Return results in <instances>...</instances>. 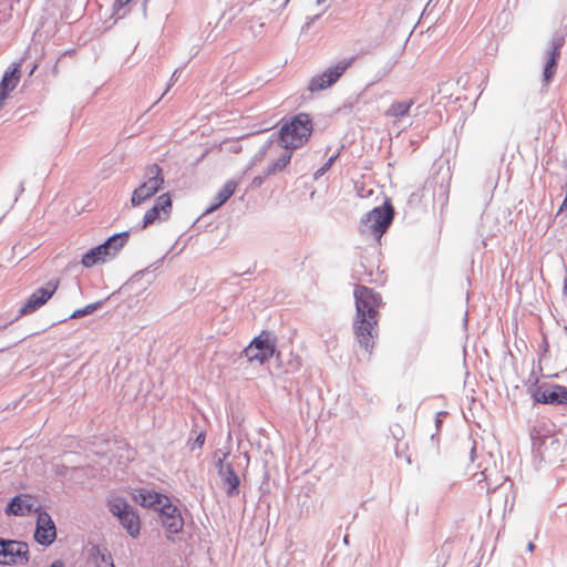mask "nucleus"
Returning <instances> with one entry per match:
<instances>
[{"mask_svg": "<svg viewBox=\"0 0 567 567\" xmlns=\"http://www.w3.org/2000/svg\"><path fill=\"white\" fill-rule=\"evenodd\" d=\"M393 216L394 210L390 204L375 207L361 220L360 230L362 234L380 240L391 225Z\"/></svg>", "mask_w": 567, "mask_h": 567, "instance_id": "1", "label": "nucleus"}, {"mask_svg": "<svg viewBox=\"0 0 567 567\" xmlns=\"http://www.w3.org/2000/svg\"><path fill=\"white\" fill-rule=\"evenodd\" d=\"M163 169L157 164L146 167L145 181L136 187L131 196L132 206H141L143 203L152 198L164 185Z\"/></svg>", "mask_w": 567, "mask_h": 567, "instance_id": "2", "label": "nucleus"}, {"mask_svg": "<svg viewBox=\"0 0 567 567\" xmlns=\"http://www.w3.org/2000/svg\"><path fill=\"white\" fill-rule=\"evenodd\" d=\"M313 124L310 116L300 113L286 123V150H296L303 146L310 138Z\"/></svg>", "mask_w": 567, "mask_h": 567, "instance_id": "3", "label": "nucleus"}, {"mask_svg": "<svg viewBox=\"0 0 567 567\" xmlns=\"http://www.w3.org/2000/svg\"><path fill=\"white\" fill-rule=\"evenodd\" d=\"M355 315L379 319V309L383 305L379 292L364 285L357 284L353 289Z\"/></svg>", "mask_w": 567, "mask_h": 567, "instance_id": "4", "label": "nucleus"}, {"mask_svg": "<svg viewBox=\"0 0 567 567\" xmlns=\"http://www.w3.org/2000/svg\"><path fill=\"white\" fill-rule=\"evenodd\" d=\"M275 349L276 338L271 333L262 331L244 349L243 354L248 362L262 364L272 358Z\"/></svg>", "mask_w": 567, "mask_h": 567, "instance_id": "5", "label": "nucleus"}, {"mask_svg": "<svg viewBox=\"0 0 567 567\" xmlns=\"http://www.w3.org/2000/svg\"><path fill=\"white\" fill-rule=\"evenodd\" d=\"M111 513L116 516L127 534L136 538L141 533V519L133 507L123 497H112L109 501Z\"/></svg>", "mask_w": 567, "mask_h": 567, "instance_id": "6", "label": "nucleus"}, {"mask_svg": "<svg viewBox=\"0 0 567 567\" xmlns=\"http://www.w3.org/2000/svg\"><path fill=\"white\" fill-rule=\"evenodd\" d=\"M379 319L363 316H354L353 333L359 347L371 353L374 347V340L378 338Z\"/></svg>", "mask_w": 567, "mask_h": 567, "instance_id": "7", "label": "nucleus"}, {"mask_svg": "<svg viewBox=\"0 0 567 567\" xmlns=\"http://www.w3.org/2000/svg\"><path fill=\"white\" fill-rule=\"evenodd\" d=\"M353 62L354 58L341 60L321 74L313 76L309 83V90L316 92L330 87L342 76Z\"/></svg>", "mask_w": 567, "mask_h": 567, "instance_id": "8", "label": "nucleus"}, {"mask_svg": "<svg viewBox=\"0 0 567 567\" xmlns=\"http://www.w3.org/2000/svg\"><path fill=\"white\" fill-rule=\"evenodd\" d=\"M29 560L27 543L0 539V564L23 565Z\"/></svg>", "mask_w": 567, "mask_h": 567, "instance_id": "9", "label": "nucleus"}, {"mask_svg": "<svg viewBox=\"0 0 567 567\" xmlns=\"http://www.w3.org/2000/svg\"><path fill=\"white\" fill-rule=\"evenodd\" d=\"M173 200L168 193L159 195L155 204L145 212L143 217V228H147L156 221H164L171 217Z\"/></svg>", "mask_w": 567, "mask_h": 567, "instance_id": "10", "label": "nucleus"}, {"mask_svg": "<svg viewBox=\"0 0 567 567\" xmlns=\"http://www.w3.org/2000/svg\"><path fill=\"white\" fill-rule=\"evenodd\" d=\"M58 287L59 281H49L44 287L37 289L20 308L19 315L27 316L37 311L51 299Z\"/></svg>", "mask_w": 567, "mask_h": 567, "instance_id": "11", "label": "nucleus"}, {"mask_svg": "<svg viewBox=\"0 0 567 567\" xmlns=\"http://www.w3.org/2000/svg\"><path fill=\"white\" fill-rule=\"evenodd\" d=\"M56 538V527L51 516L44 512H38L34 539L43 546L51 545Z\"/></svg>", "mask_w": 567, "mask_h": 567, "instance_id": "12", "label": "nucleus"}, {"mask_svg": "<svg viewBox=\"0 0 567 567\" xmlns=\"http://www.w3.org/2000/svg\"><path fill=\"white\" fill-rule=\"evenodd\" d=\"M41 512L38 501L30 494H20L11 499L6 507L7 515L27 516L31 513Z\"/></svg>", "mask_w": 567, "mask_h": 567, "instance_id": "13", "label": "nucleus"}, {"mask_svg": "<svg viewBox=\"0 0 567 567\" xmlns=\"http://www.w3.org/2000/svg\"><path fill=\"white\" fill-rule=\"evenodd\" d=\"M533 399L535 403L567 405V389L563 385L554 384L543 390H537L533 394Z\"/></svg>", "mask_w": 567, "mask_h": 567, "instance_id": "14", "label": "nucleus"}, {"mask_svg": "<svg viewBox=\"0 0 567 567\" xmlns=\"http://www.w3.org/2000/svg\"><path fill=\"white\" fill-rule=\"evenodd\" d=\"M132 498L143 507L159 512L171 502L166 495L150 489H137L132 494Z\"/></svg>", "mask_w": 567, "mask_h": 567, "instance_id": "15", "label": "nucleus"}, {"mask_svg": "<svg viewBox=\"0 0 567 567\" xmlns=\"http://www.w3.org/2000/svg\"><path fill=\"white\" fill-rule=\"evenodd\" d=\"M163 526L171 533H178L183 528V519L176 506L168 504L159 512Z\"/></svg>", "mask_w": 567, "mask_h": 567, "instance_id": "16", "label": "nucleus"}, {"mask_svg": "<svg viewBox=\"0 0 567 567\" xmlns=\"http://www.w3.org/2000/svg\"><path fill=\"white\" fill-rule=\"evenodd\" d=\"M561 45L563 43L560 40L555 41L551 45L550 51L547 54V61L544 68V81L546 83H548L556 73Z\"/></svg>", "mask_w": 567, "mask_h": 567, "instance_id": "17", "label": "nucleus"}, {"mask_svg": "<svg viewBox=\"0 0 567 567\" xmlns=\"http://www.w3.org/2000/svg\"><path fill=\"white\" fill-rule=\"evenodd\" d=\"M110 257L107 252V248L105 244H101L91 250H89L86 254L83 255L81 264L85 268H91L95 266L99 262H104L106 258Z\"/></svg>", "mask_w": 567, "mask_h": 567, "instance_id": "18", "label": "nucleus"}, {"mask_svg": "<svg viewBox=\"0 0 567 567\" xmlns=\"http://www.w3.org/2000/svg\"><path fill=\"white\" fill-rule=\"evenodd\" d=\"M354 279L359 282L378 285H382L385 281L383 271H380L379 268L375 271L368 270L364 264H360L359 268L355 269Z\"/></svg>", "mask_w": 567, "mask_h": 567, "instance_id": "19", "label": "nucleus"}, {"mask_svg": "<svg viewBox=\"0 0 567 567\" xmlns=\"http://www.w3.org/2000/svg\"><path fill=\"white\" fill-rule=\"evenodd\" d=\"M414 105V100L410 99L406 101H395L385 111V116L400 118L406 116L410 113L411 107Z\"/></svg>", "mask_w": 567, "mask_h": 567, "instance_id": "20", "label": "nucleus"}, {"mask_svg": "<svg viewBox=\"0 0 567 567\" xmlns=\"http://www.w3.org/2000/svg\"><path fill=\"white\" fill-rule=\"evenodd\" d=\"M130 237L128 231H123L111 236L104 244L110 257H114L126 245Z\"/></svg>", "mask_w": 567, "mask_h": 567, "instance_id": "21", "label": "nucleus"}, {"mask_svg": "<svg viewBox=\"0 0 567 567\" xmlns=\"http://www.w3.org/2000/svg\"><path fill=\"white\" fill-rule=\"evenodd\" d=\"M130 237L128 231H123L111 236L104 244L110 257H114L126 245Z\"/></svg>", "mask_w": 567, "mask_h": 567, "instance_id": "22", "label": "nucleus"}, {"mask_svg": "<svg viewBox=\"0 0 567 567\" xmlns=\"http://www.w3.org/2000/svg\"><path fill=\"white\" fill-rule=\"evenodd\" d=\"M238 183L234 179L227 181L221 189L216 195V203L209 208V210H215L225 204L236 192Z\"/></svg>", "mask_w": 567, "mask_h": 567, "instance_id": "23", "label": "nucleus"}, {"mask_svg": "<svg viewBox=\"0 0 567 567\" xmlns=\"http://www.w3.org/2000/svg\"><path fill=\"white\" fill-rule=\"evenodd\" d=\"M224 484L227 486V493L229 495L237 493L239 486V477L233 470V467H227L225 475H220Z\"/></svg>", "mask_w": 567, "mask_h": 567, "instance_id": "24", "label": "nucleus"}, {"mask_svg": "<svg viewBox=\"0 0 567 567\" xmlns=\"http://www.w3.org/2000/svg\"><path fill=\"white\" fill-rule=\"evenodd\" d=\"M93 557L96 567H115L111 554L106 550L95 548Z\"/></svg>", "mask_w": 567, "mask_h": 567, "instance_id": "25", "label": "nucleus"}, {"mask_svg": "<svg viewBox=\"0 0 567 567\" xmlns=\"http://www.w3.org/2000/svg\"><path fill=\"white\" fill-rule=\"evenodd\" d=\"M216 455L218 456V461H217L218 474L225 475L227 467H233L231 464L229 462H227V458L229 457L230 452H229V450H227V451L218 450L216 452Z\"/></svg>", "mask_w": 567, "mask_h": 567, "instance_id": "26", "label": "nucleus"}, {"mask_svg": "<svg viewBox=\"0 0 567 567\" xmlns=\"http://www.w3.org/2000/svg\"><path fill=\"white\" fill-rule=\"evenodd\" d=\"M97 308L96 305H87L85 308L83 309H78L75 310L71 318H80V317H83L85 315H89V313H92L95 309Z\"/></svg>", "mask_w": 567, "mask_h": 567, "instance_id": "27", "label": "nucleus"}, {"mask_svg": "<svg viewBox=\"0 0 567 567\" xmlns=\"http://www.w3.org/2000/svg\"><path fill=\"white\" fill-rule=\"evenodd\" d=\"M337 156H331L326 163L317 172V175H323L327 171L330 169V167L332 166V164L334 163Z\"/></svg>", "mask_w": 567, "mask_h": 567, "instance_id": "28", "label": "nucleus"}, {"mask_svg": "<svg viewBox=\"0 0 567 567\" xmlns=\"http://www.w3.org/2000/svg\"><path fill=\"white\" fill-rule=\"evenodd\" d=\"M205 439H206L205 433H203V432L199 433L194 441V446H196L197 449H202L205 443Z\"/></svg>", "mask_w": 567, "mask_h": 567, "instance_id": "29", "label": "nucleus"}, {"mask_svg": "<svg viewBox=\"0 0 567 567\" xmlns=\"http://www.w3.org/2000/svg\"><path fill=\"white\" fill-rule=\"evenodd\" d=\"M131 0H115L114 8L120 10L130 3Z\"/></svg>", "mask_w": 567, "mask_h": 567, "instance_id": "30", "label": "nucleus"}, {"mask_svg": "<svg viewBox=\"0 0 567 567\" xmlns=\"http://www.w3.org/2000/svg\"><path fill=\"white\" fill-rule=\"evenodd\" d=\"M49 567H64V563L60 559L54 560Z\"/></svg>", "mask_w": 567, "mask_h": 567, "instance_id": "31", "label": "nucleus"}, {"mask_svg": "<svg viewBox=\"0 0 567 567\" xmlns=\"http://www.w3.org/2000/svg\"><path fill=\"white\" fill-rule=\"evenodd\" d=\"M280 137H284V126L278 131Z\"/></svg>", "mask_w": 567, "mask_h": 567, "instance_id": "32", "label": "nucleus"}, {"mask_svg": "<svg viewBox=\"0 0 567 567\" xmlns=\"http://www.w3.org/2000/svg\"><path fill=\"white\" fill-rule=\"evenodd\" d=\"M564 292H565V295L567 297V279H566L565 285H564Z\"/></svg>", "mask_w": 567, "mask_h": 567, "instance_id": "33", "label": "nucleus"}, {"mask_svg": "<svg viewBox=\"0 0 567 567\" xmlns=\"http://www.w3.org/2000/svg\"><path fill=\"white\" fill-rule=\"evenodd\" d=\"M528 548H529V550H533V549H534V544H532V543H530V544L528 545Z\"/></svg>", "mask_w": 567, "mask_h": 567, "instance_id": "34", "label": "nucleus"}]
</instances>
